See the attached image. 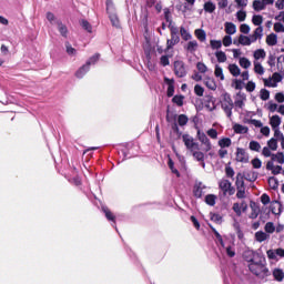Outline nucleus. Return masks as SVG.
Segmentation results:
<instances>
[{
	"label": "nucleus",
	"instance_id": "obj_31",
	"mask_svg": "<svg viewBox=\"0 0 284 284\" xmlns=\"http://www.w3.org/2000/svg\"><path fill=\"white\" fill-rule=\"evenodd\" d=\"M89 71H90V67H89L88 64L82 65V67L75 72L77 79H83V77H85V74H88Z\"/></svg>",
	"mask_w": 284,
	"mask_h": 284
},
{
	"label": "nucleus",
	"instance_id": "obj_32",
	"mask_svg": "<svg viewBox=\"0 0 284 284\" xmlns=\"http://www.w3.org/2000/svg\"><path fill=\"white\" fill-rule=\"evenodd\" d=\"M267 148L273 152H276V150H278V140L276 139V136L267 141Z\"/></svg>",
	"mask_w": 284,
	"mask_h": 284
},
{
	"label": "nucleus",
	"instance_id": "obj_59",
	"mask_svg": "<svg viewBox=\"0 0 284 284\" xmlns=\"http://www.w3.org/2000/svg\"><path fill=\"white\" fill-rule=\"evenodd\" d=\"M196 69L199 72H201V74H205V72H207V65H205L203 62H197Z\"/></svg>",
	"mask_w": 284,
	"mask_h": 284
},
{
	"label": "nucleus",
	"instance_id": "obj_35",
	"mask_svg": "<svg viewBox=\"0 0 284 284\" xmlns=\"http://www.w3.org/2000/svg\"><path fill=\"white\" fill-rule=\"evenodd\" d=\"M193 194H194V196H196V199H201V196H203V184L202 183L195 184V186L193 189Z\"/></svg>",
	"mask_w": 284,
	"mask_h": 284
},
{
	"label": "nucleus",
	"instance_id": "obj_58",
	"mask_svg": "<svg viewBox=\"0 0 284 284\" xmlns=\"http://www.w3.org/2000/svg\"><path fill=\"white\" fill-rule=\"evenodd\" d=\"M194 92L197 97H203V94L205 93V89L201 87V84H196L194 87Z\"/></svg>",
	"mask_w": 284,
	"mask_h": 284
},
{
	"label": "nucleus",
	"instance_id": "obj_8",
	"mask_svg": "<svg viewBox=\"0 0 284 284\" xmlns=\"http://www.w3.org/2000/svg\"><path fill=\"white\" fill-rule=\"evenodd\" d=\"M233 212H235L236 216H242L243 213L247 212V202H235L233 204Z\"/></svg>",
	"mask_w": 284,
	"mask_h": 284
},
{
	"label": "nucleus",
	"instance_id": "obj_16",
	"mask_svg": "<svg viewBox=\"0 0 284 284\" xmlns=\"http://www.w3.org/2000/svg\"><path fill=\"white\" fill-rule=\"evenodd\" d=\"M272 274H273V278L277 281V283H283V280H284L283 268L275 267L273 268Z\"/></svg>",
	"mask_w": 284,
	"mask_h": 284
},
{
	"label": "nucleus",
	"instance_id": "obj_54",
	"mask_svg": "<svg viewBox=\"0 0 284 284\" xmlns=\"http://www.w3.org/2000/svg\"><path fill=\"white\" fill-rule=\"evenodd\" d=\"M197 139L201 143H205V141L210 140V138H207V135L201 130H197Z\"/></svg>",
	"mask_w": 284,
	"mask_h": 284
},
{
	"label": "nucleus",
	"instance_id": "obj_15",
	"mask_svg": "<svg viewBox=\"0 0 284 284\" xmlns=\"http://www.w3.org/2000/svg\"><path fill=\"white\" fill-rule=\"evenodd\" d=\"M253 43H256L257 41H261L263 39V27H257L253 34L250 36Z\"/></svg>",
	"mask_w": 284,
	"mask_h": 284
},
{
	"label": "nucleus",
	"instance_id": "obj_34",
	"mask_svg": "<svg viewBox=\"0 0 284 284\" xmlns=\"http://www.w3.org/2000/svg\"><path fill=\"white\" fill-rule=\"evenodd\" d=\"M214 75L216 77V79H220V81H225V74L223 73V68H221V65L219 64L215 65Z\"/></svg>",
	"mask_w": 284,
	"mask_h": 284
},
{
	"label": "nucleus",
	"instance_id": "obj_40",
	"mask_svg": "<svg viewBox=\"0 0 284 284\" xmlns=\"http://www.w3.org/2000/svg\"><path fill=\"white\" fill-rule=\"evenodd\" d=\"M235 185L237 189L245 187L244 175L242 173H237Z\"/></svg>",
	"mask_w": 284,
	"mask_h": 284
},
{
	"label": "nucleus",
	"instance_id": "obj_29",
	"mask_svg": "<svg viewBox=\"0 0 284 284\" xmlns=\"http://www.w3.org/2000/svg\"><path fill=\"white\" fill-rule=\"evenodd\" d=\"M179 41H181L179 36H171V39L166 41V50H172V48H174Z\"/></svg>",
	"mask_w": 284,
	"mask_h": 284
},
{
	"label": "nucleus",
	"instance_id": "obj_46",
	"mask_svg": "<svg viewBox=\"0 0 284 284\" xmlns=\"http://www.w3.org/2000/svg\"><path fill=\"white\" fill-rule=\"evenodd\" d=\"M210 45L212 50H221V48H223V42L221 40H211Z\"/></svg>",
	"mask_w": 284,
	"mask_h": 284
},
{
	"label": "nucleus",
	"instance_id": "obj_37",
	"mask_svg": "<svg viewBox=\"0 0 284 284\" xmlns=\"http://www.w3.org/2000/svg\"><path fill=\"white\" fill-rule=\"evenodd\" d=\"M180 34L184 41H190V39H192V34L187 29H185V27L180 28Z\"/></svg>",
	"mask_w": 284,
	"mask_h": 284
},
{
	"label": "nucleus",
	"instance_id": "obj_17",
	"mask_svg": "<svg viewBox=\"0 0 284 284\" xmlns=\"http://www.w3.org/2000/svg\"><path fill=\"white\" fill-rule=\"evenodd\" d=\"M265 57H267L265 49H257L253 52V61H265Z\"/></svg>",
	"mask_w": 284,
	"mask_h": 284
},
{
	"label": "nucleus",
	"instance_id": "obj_38",
	"mask_svg": "<svg viewBox=\"0 0 284 284\" xmlns=\"http://www.w3.org/2000/svg\"><path fill=\"white\" fill-rule=\"evenodd\" d=\"M58 30L62 37H68V27L61 21H57Z\"/></svg>",
	"mask_w": 284,
	"mask_h": 284
},
{
	"label": "nucleus",
	"instance_id": "obj_25",
	"mask_svg": "<svg viewBox=\"0 0 284 284\" xmlns=\"http://www.w3.org/2000/svg\"><path fill=\"white\" fill-rule=\"evenodd\" d=\"M268 239H270V234H267L266 232L257 231L255 233V241H257V243H263L265 241H268Z\"/></svg>",
	"mask_w": 284,
	"mask_h": 284
},
{
	"label": "nucleus",
	"instance_id": "obj_42",
	"mask_svg": "<svg viewBox=\"0 0 284 284\" xmlns=\"http://www.w3.org/2000/svg\"><path fill=\"white\" fill-rule=\"evenodd\" d=\"M204 10L206 12H209L210 14H212V12H214V10H216V4H214V2H212V1H207L204 3Z\"/></svg>",
	"mask_w": 284,
	"mask_h": 284
},
{
	"label": "nucleus",
	"instance_id": "obj_47",
	"mask_svg": "<svg viewBox=\"0 0 284 284\" xmlns=\"http://www.w3.org/2000/svg\"><path fill=\"white\" fill-rule=\"evenodd\" d=\"M224 250H225L227 256H230V258H234V256H236V251L234 250V245L225 246V244H224Z\"/></svg>",
	"mask_w": 284,
	"mask_h": 284
},
{
	"label": "nucleus",
	"instance_id": "obj_52",
	"mask_svg": "<svg viewBox=\"0 0 284 284\" xmlns=\"http://www.w3.org/2000/svg\"><path fill=\"white\" fill-rule=\"evenodd\" d=\"M222 45H224V48H230V45H232V36H225L222 40Z\"/></svg>",
	"mask_w": 284,
	"mask_h": 284
},
{
	"label": "nucleus",
	"instance_id": "obj_26",
	"mask_svg": "<svg viewBox=\"0 0 284 284\" xmlns=\"http://www.w3.org/2000/svg\"><path fill=\"white\" fill-rule=\"evenodd\" d=\"M204 85L209 89V90H213L215 91L217 85H216V80H214V78H205L203 80Z\"/></svg>",
	"mask_w": 284,
	"mask_h": 284
},
{
	"label": "nucleus",
	"instance_id": "obj_56",
	"mask_svg": "<svg viewBox=\"0 0 284 284\" xmlns=\"http://www.w3.org/2000/svg\"><path fill=\"white\" fill-rule=\"evenodd\" d=\"M207 136H210V139L216 140L219 139V131H216V129H210L206 131Z\"/></svg>",
	"mask_w": 284,
	"mask_h": 284
},
{
	"label": "nucleus",
	"instance_id": "obj_49",
	"mask_svg": "<svg viewBox=\"0 0 284 284\" xmlns=\"http://www.w3.org/2000/svg\"><path fill=\"white\" fill-rule=\"evenodd\" d=\"M205 203L207 205H216V196L214 194H209L205 196Z\"/></svg>",
	"mask_w": 284,
	"mask_h": 284
},
{
	"label": "nucleus",
	"instance_id": "obj_39",
	"mask_svg": "<svg viewBox=\"0 0 284 284\" xmlns=\"http://www.w3.org/2000/svg\"><path fill=\"white\" fill-rule=\"evenodd\" d=\"M215 57L219 63H225L227 61V54L223 51H216Z\"/></svg>",
	"mask_w": 284,
	"mask_h": 284
},
{
	"label": "nucleus",
	"instance_id": "obj_43",
	"mask_svg": "<svg viewBox=\"0 0 284 284\" xmlns=\"http://www.w3.org/2000/svg\"><path fill=\"white\" fill-rule=\"evenodd\" d=\"M199 48V42L196 40H192L186 44V50L189 52H196V49Z\"/></svg>",
	"mask_w": 284,
	"mask_h": 284
},
{
	"label": "nucleus",
	"instance_id": "obj_9",
	"mask_svg": "<svg viewBox=\"0 0 284 284\" xmlns=\"http://www.w3.org/2000/svg\"><path fill=\"white\" fill-rule=\"evenodd\" d=\"M244 260L251 265V263H255L256 261L261 260V255L252 250H246L244 252Z\"/></svg>",
	"mask_w": 284,
	"mask_h": 284
},
{
	"label": "nucleus",
	"instance_id": "obj_21",
	"mask_svg": "<svg viewBox=\"0 0 284 284\" xmlns=\"http://www.w3.org/2000/svg\"><path fill=\"white\" fill-rule=\"evenodd\" d=\"M164 81L168 85V97H174V79L165 78Z\"/></svg>",
	"mask_w": 284,
	"mask_h": 284
},
{
	"label": "nucleus",
	"instance_id": "obj_18",
	"mask_svg": "<svg viewBox=\"0 0 284 284\" xmlns=\"http://www.w3.org/2000/svg\"><path fill=\"white\" fill-rule=\"evenodd\" d=\"M245 101H247L245 93L239 92L235 98L236 108H243L245 105Z\"/></svg>",
	"mask_w": 284,
	"mask_h": 284
},
{
	"label": "nucleus",
	"instance_id": "obj_7",
	"mask_svg": "<svg viewBox=\"0 0 284 284\" xmlns=\"http://www.w3.org/2000/svg\"><path fill=\"white\" fill-rule=\"evenodd\" d=\"M222 108H223L226 116H232V108H234V103L232 102V98L227 93L224 94Z\"/></svg>",
	"mask_w": 284,
	"mask_h": 284
},
{
	"label": "nucleus",
	"instance_id": "obj_48",
	"mask_svg": "<svg viewBox=\"0 0 284 284\" xmlns=\"http://www.w3.org/2000/svg\"><path fill=\"white\" fill-rule=\"evenodd\" d=\"M268 185L271 190H278V180L274 176L268 179Z\"/></svg>",
	"mask_w": 284,
	"mask_h": 284
},
{
	"label": "nucleus",
	"instance_id": "obj_62",
	"mask_svg": "<svg viewBox=\"0 0 284 284\" xmlns=\"http://www.w3.org/2000/svg\"><path fill=\"white\" fill-rule=\"evenodd\" d=\"M274 32H284V26L281 22H275L273 26Z\"/></svg>",
	"mask_w": 284,
	"mask_h": 284
},
{
	"label": "nucleus",
	"instance_id": "obj_6",
	"mask_svg": "<svg viewBox=\"0 0 284 284\" xmlns=\"http://www.w3.org/2000/svg\"><path fill=\"white\" fill-rule=\"evenodd\" d=\"M183 143L190 152H194V150H199V143L194 141V138H192L190 134H184L182 136Z\"/></svg>",
	"mask_w": 284,
	"mask_h": 284
},
{
	"label": "nucleus",
	"instance_id": "obj_50",
	"mask_svg": "<svg viewBox=\"0 0 284 284\" xmlns=\"http://www.w3.org/2000/svg\"><path fill=\"white\" fill-rule=\"evenodd\" d=\"M248 148L253 152H260L261 151V143H258L257 141H251L250 144H248Z\"/></svg>",
	"mask_w": 284,
	"mask_h": 284
},
{
	"label": "nucleus",
	"instance_id": "obj_63",
	"mask_svg": "<svg viewBox=\"0 0 284 284\" xmlns=\"http://www.w3.org/2000/svg\"><path fill=\"white\" fill-rule=\"evenodd\" d=\"M179 125H186L187 124V115L181 114L178 118Z\"/></svg>",
	"mask_w": 284,
	"mask_h": 284
},
{
	"label": "nucleus",
	"instance_id": "obj_41",
	"mask_svg": "<svg viewBox=\"0 0 284 284\" xmlns=\"http://www.w3.org/2000/svg\"><path fill=\"white\" fill-rule=\"evenodd\" d=\"M237 21H240V23H243V21H245L247 19V12L245 10H239L235 14Z\"/></svg>",
	"mask_w": 284,
	"mask_h": 284
},
{
	"label": "nucleus",
	"instance_id": "obj_2",
	"mask_svg": "<svg viewBox=\"0 0 284 284\" xmlns=\"http://www.w3.org/2000/svg\"><path fill=\"white\" fill-rule=\"evenodd\" d=\"M248 270L251 274L257 276V278H267L270 276V268L263 263V261L257 260L251 264H248Z\"/></svg>",
	"mask_w": 284,
	"mask_h": 284
},
{
	"label": "nucleus",
	"instance_id": "obj_13",
	"mask_svg": "<svg viewBox=\"0 0 284 284\" xmlns=\"http://www.w3.org/2000/svg\"><path fill=\"white\" fill-rule=\"evenodd\" d=\"M220 187L222 189L224 194H229L230 196H232V194H234V187H232V183L227 180H221Z\"/></svg>",
	"mask_w": 284,
	"mask_h": 284
},
{
	"label": "nucleus",
	"instance_id": "obj_20",
	"mask_svg": "<svg viewBox=\"0 0 284 284\" xmlns=\"http://www.w3.org/2000/svg\"><path fill=\"white\" fill-rule=\"evenodd\" d=\"M227 70L232 77H241V68L236 63L229 64Z\"/></svg>",
	"mask_w": 284,
	"mask_h": 284
},
{
	"label": "nucleus",
	"instance_id": "obj_12",
	"mask_svg": "<svg viewBox=\"0 0 284 284\" xmlns=\"http://www.w3.org/2000/svg\"><path fill=\"white\" fill-rule=\"evenodd\" d=\"M235 159L239 163H247V161H250V155L244 149L237 148Z\"/></svg>",
	"mask_w": 284,
	"mask_h": 284
},
{
	"label": "nucleus",
	"instance_id": "obj_44",
	"mask_svg": "<svg viewBox=\"0 0 284 284\" xmlns=\"http://www.w3.org/2000/svg\"><path fill=\"white\" fill-rule=\"evenodd\" d=\"M264 231L270 235V234H274V232H276V226H274V223L272 222H267L264 226Z\"/></svg>",
	"mask_w": 284,
	"mask_h": 284
},
{
	"label": "nucleus",
	"instance_id": "obj_60",
	"mask_svg": "<svg viewBox=\"0 0 284 284\" xmlns=\"http://www.w3.org/2000/svg\"><path fill=\"white\" fill-rule=\"evenodd\" d=\"M278 104L274 103V102H268L267 103V111L268 112H278Z\"/></svg>",
	"mask_w": 284,
	"mask_h": 284
},
{
	"label": "nucleus",
	"instance_id": "obj_5",
	"mask_svg": "<svg viewBox=\"0 0 284 284\" xmlns=\"http://www.w3.org/2000/svg\"><path fill=\"white\" fill-rule=\"evenodd\" d=\"M266 256L268 261H278V258H284V248H271L266 251Z\"/></svg>",
	"mask_w": 284,
	"mask_h": 284
},
{
	"label": "nucleus",
	"instance_id": "obj_3",
	"mask_svg": "<svg viewBox=\"0 0 284 284\" xmlns=\"http://www.w3.org/2000/svg\"><path fill=\"white\" fill-rule=\"evenodd\" d=\"M262 81L265 88H278V83L283 81V75H281L278 72H275L271 78H264Z\"/></svg>",
	"mask_w": 284,
	"mask_h": 284
},
{
	"label": "nucleus",
	"instance_id": "obj_24",
	"mask_svg": "<svg viewBox=\"0 0 284 284\" xmlns=\"http://www.w3.org/2000/svg\"><path fill=\"white\" fill-rule=\"evenodd\" d=\"M193 152V158L195 159V161H201V165L203 169H205V153L204 152H201V151H192Z\"/></svg>",
	"mask_w": 284,
	"mask_h": 284
},
{
	"label": "nucleus",
	"instance_id": "obj_11",
	"mask_svg": "<svg viewBox=\"0 0 284 284\" xmlns=\"http://www.w3.org/2000/svg\"><path fill=\"white\" fill-rule=\"evenodd\" d=\"M174 72L176 77L183 78L187 74V71H185V64L182 61H175L174 62Z\"/></svg>",
	"mask_w": 284,
	"mask_h": 284
},
{
	"label": "nucleus",
	"instance_id": "obj_28",
	"mask_svg": "<svg viewBox=\"0 0 284 284\" xmlns=\"http://www.w3.org/2000/svg\"><path fill=\"white\" fill-rule=\"evenodd\" d=\"M276 43H278V36L276 33L266 36V45L274 47Z\"/></svg>",
	"mask_w": 284,
	"mask_h": 284
},
{
	"label": "nucleus",
	"instance_id": "obj_22",
	"mask_svg": "<svg viewBox=\"0 0 284 284\" xmlns=\"http://www.w3.org/2000/svg\"><path fill=\"white\" fill-rule=\"evenodd\" d=\"M252 6L255 12H262V10H265V8H267L264 0H254Z\"/></svg>",
	"mask_w": 284,
	"mask_h": 284
},
{
	"label": "nucleus",
	"instance_id": "obj_53",
	"mask_svg": "<svg viewBox=\"0 0 284 284\" xmlns=\"http://www.w3.org/2000/svg\"><path fill=\"white\" fill-rule=\"evenodd\" d=\"M245 90L246 92H254V90H256V82L254 81H248L245 85Z\"/></svg>",
	"mask_w": 284,
	"mask_h": 284
},
{
	"label": "nucleus",
	"instance_id": "obj_36",
	"mask_svg": "<svg viewBox=\"0 0 284 284\" xmlns=\"http://www.w3.org/2000/svg\"><path fill=\"white\" fill-rule=\"evenodd\" d=\"M252 23L253 26H257V28H263V16L261 14H254L252 17Z\"/></svg>",
	"mask_w": 284,
	"mask_h": 284
},
{
	"label": "nucleus",
	"instance_id": "obj_45",
	"mask_svg": "<svg viewBox=\"0 0 284 284\" xmlns=\"http://www.w3.org/2000/svg\"><path fill=\"white\" fill-rule=\"evenodd\" d=\"M195 37L196 39H199V41H205V39H207V36L205 34V31L203 29H196Z\"/></svg>",
	"mask_w": 284,
	"mask_h": 284
},
{
	"label": "nucleus",
	"instance_id": "obj_55",
	"mask_svg": "<svg viewBox=\"0 0 284 284\" xmlns=\"http://www.w3.org/2000/svg\"><path fill=\"white\" fill-rule=\"evenodd\" d=\"M65 50L69 57H74L77 54V49H74L70 43L65 44Z\"/></svg>",
	"mask_w": 284,
	"mask_h": 284
},
{
	"label": "nucleus",
	"instance_id": "obj_1",
	"mask_svg": "<svg viewBox=\"0 0 284 284\" xmlns=\"http://www.w3.org/2000/svg\"><path fill=\"white\" fill-rule=\"evenodd\" d=\"M275 163H278V165H276ZM283 164H284V153L280 151L271 155V160L266 163V170H270L272 174H281V172L283 171V166L281 165Z\"/></svg>",
	"mask_w": 284,
	"mask_h": 284
},
{
	"label": "nucleus",
	"instance_id": "obj_57",
	"mask_svg": "<svg viewBox=\"0 0 284 284\" xmlns=\"http://www.w3.org/2000/svg\"><path fill=\"white\" fill-rule=\"evenodd\" d=\"M260 99L262 101H267L270 99V92L266 89L260 91Z\"/></svg>",
	"mask_w": 284,
	"mask_h": 284
},
{
	"label": "nucleus",
	"instance_id": "obj_23",
	"mask_svg": "<svg viewBox=\"0 0 284 284\" xmlns=\"http://www.w3.org/2000/svg\"><path fill=\"white\" fill-rule=\"evenodd\" d=\"M239 65L242 67L243 70H250L252 68V61L246 57L239 58Z\"/></svg>",
	"mask_w": 284,
	"mask_h": 284
},
{
	"label": "nucleus",
	"instance_id": "obj_14",
	"mask_svg": "<svg viewBox=\"0 0 284 284\" xmlns=\"http://www.w3.org/2000/svg\"><path fill=\"white\" fill-rule=\"evenodd\" d=\"M253 72L257 77H263L265 74V67L260 61H253Z\"/></svg>",
	"mask_w": 284,
	"mask_h": 284
},
{
	"label": "nucleus",
	"instance_id": "obj_27",
	"mask_svg": "<svg viewBox=\"0 0 284 284\" xmlns=\"http://www.w3.org/2000/svg\"><path fill=\"white\" fill-rule=\"evenodd\" d=\"M224 30H225L226 34H229V36L236 34V24H234L232 22H225Z\"/></svg>",
	"mask_w": 284,
	"mask_h": 284
},
{
	"label": "nucleus",
	"instance_id": "obj_19",
	"mask_svg": "<svg viewBox=\"0 0 284 284\" xmlns=\"http://www.w3.org/2000/svg\"><path fill=\"white\" fill-rule=\"evenodd\" d=\"M233 131L235 132V134H247V132H250V129L243 124L234 123Z\"/></svg>",
	"mask_w": 284,
	"mask_h": 284
},
{
	"label": "nucleus",
	"instance_id": "obj_10",
	"mask_svg": "<svg viewBox=\"0 0 284 284\" xmlns=\"http://www.w3.org/2000/svg\"><path fill=\"white\" fill-rule=\"evenodd\" d=\"M281 123H283V120L281 119V115H272L270 118V125L272 128V130L274 131V134H276L277 132H281Z\"/></svg>",
	"mask_w": 284,
	"mask_h": 284
},
{
	"label": "nucleus",
	"instance_id": "obj_61",
	"mask_svg": "<svg viewBox=\"0 0 284 284\" xmlns=\"http://www.w3.org/2000/svg\"><path fill=\"white\" fill-rule=\"evenodd\" d=\"M202 150L203 152H210V150H212V142H210V140L202 142Z\"/></svg>",
	"mask_w": 284,
	"mask_h": 284
},
{
	"label": "nucleus",
	"instance_id": "obj_33",
	"mask_svg": "<svg viewBox=\"0 0 284 284\" xmlns=\"http://www.w3.org/2000/svg\"><path fill=\"white\" fill-rule=\"evenodd\" d=\"M217 144L222 149L230 148L232 145V139L222 138V139L219 140Z\"/></svg>",
	"mask_w": 284,
	"mask_h": 284
},
{
	"label": "nucleus",
	"instance_id": "obj_4",
	"mask_svg": "<svg viewBox=\"0 0 284 284\" xmlns=\"http://www.w3.org/2000/svg\"><path fill=\"white\" fill-rule=\"evenodd\" d=\"M105 6L112 26H114V28H119V17L114 12V2L112 0H106Z\"/></svg>",
	"mask_w": 284,
	"mask_h": 284
},
{
	"label": "nucleus",
	"instance_id": "obj_51",
	"mask_svg": "<svg viewBox=\"0 0 284 284\" xmlns=\"http://www.w3.org/2000/svg\"><path fill=\"white\" fill-rule=\"evenodd\" d=\"M275 139L280 141L282 150H284V134L281 131H275Z\"/></svg>",
	"mask_w": 284,
	"mask_h": 284
},
{
	"label": "nucleus",
	"instance_id": "obj_30",
	"mask_svg": "<svg viewBox=\"0 0 284 284\" xmlns=\"http://www.w3.org/2000/svg\"><path fill=\"white\" fill-rule=\"evenodd\" d=\"M239 43L240 45H251L253 42L251 36L241 34L239 37Z\"/></svg>",
	"mask_w": 284,
	"mask_h": 284
},
{
	"label": "nucleus",
	"instance_id": "obj_64",
	"mask_svg": "<svg viewBox=\"0 0 284 284\" xmlns=\"http://www.w3.org/2000/svg\"><path fill=\"white\" fill-rule=\"evenodd\" d=\"M250 30H251V28L246 23H243L240 26V32H242V34H247L250 32Z\"/></svg>",
	"mask_w": 284,
	"mask_h": 284
}]
</instances>
